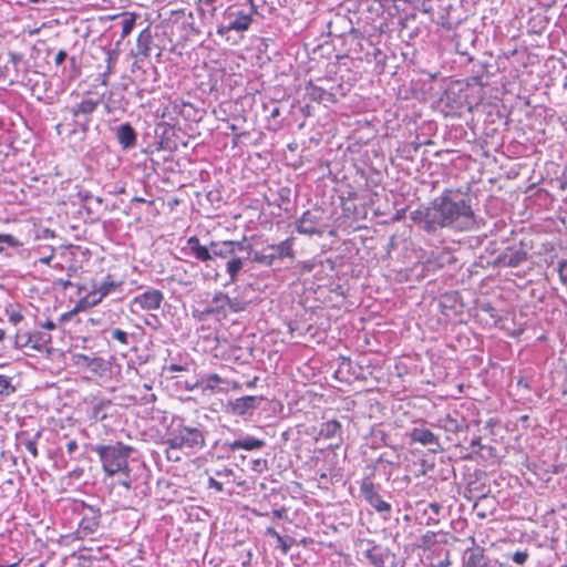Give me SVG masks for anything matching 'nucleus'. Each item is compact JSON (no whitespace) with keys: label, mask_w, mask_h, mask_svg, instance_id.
Segmentation results:
<instances>
[{"label":"nucleus","mask_w":567,"mask_h":567,"mask_svg":"<svg viewBox=\"0 0 567 567\" xmlns=\"http://www.w3.org/2000/svg\"><path fill=\"white\" fill-rule=\"evenodd\" d=\"M293 244L295 238L289 237L278 244L267 245L261 250H254L250 245L246 244V239L240 241L209 240L207 245H203L197 236H192L187 239L184 251L204 262L207 268L212 267L217 258L226 260L225 269L228 280L223 286L228 287L237 282L246 262L250 259L264 267H272L285 258L295 259Z\"/></svg>","instance_id":"f257e3e1"},{"label":"nucleus","mask_w":567,"mask_h":567,"mask_svg":"<svg viewBox=\"0 0 567 567\" xmlns=\"http://www.w3.org/2000/svg\"><path fill=\"white\" fill-rule=\"evenodd\" d=\"M410 219L426 234H435L444 228L468 231L478 227L470 196L453 188H445L427 205L412 210Z\"/></svg>","instance_id":"f03ea898"},{"label":"nucleus","mask_w":567,"mask_h":567,"mask_svg":"<svg viewBox=\"0 0 567 567\" xmlns=\"http://www.w3.org/2000/svg\"><path fill=\"white\" fill-rule=\"evenodd\" d=\"M199 14L206 24L215 28L217 35L229 41L231 34L243 35L256 16H259L254 0L226 3L225 0H198Z\"/></svg>","instance_id":"7ed1b4c3"},{"label":"nucleus","mask_w":567,"mask_h":567,"mask_svg":"<svg viewBox=\"0 0 567 567\" xmlns=\"http://www.w3.org/2000/svg\"><path fill=\"white\" fill-rule=\"evenodd\" d=\"M208 431L198 422L186 423L185 419H173L166 432L164 444L168 447L166 456L169 461H179V456L171 455L173 451H184L186 454H195L206 446Z\"/></svg>","instance_id":"20e7f679"},{"label":"nucleus","mask_w":567,"mask_h":567,"mask_svg":"<svg viewBox=\"0 0 567 567\" xmlns=\"http://www.w3.org/2000/svg\"><path fill=\"white\" fill-rule=\"evenodd\" d=\"M103 102V95L96 92L86 91L79 96L71 105L65 106L63 121L70 127L69 134H80L84 140L90 131L94 114Z\"/></svg>","instance_id":"39448f33"},{"label":"nucleus","mask_w":567,"mask_h":567,"mask_svg":"<svg viewBox=\"0 0 567 567\" xmlns=\"http://www.w3.org/2000/svg\"><path fill=\"white\" fill-rule=\"evenodd\" d=\"M69 509L78 520V527L74 530L76 539H95V536L102 529V511L97 505H91L81 499H72Z\"/></svg>","instance_id":"423d86ee"},{"label":"nucleus","mask_w":567,"mask_h":567,"mask_svg":"<svg viewBox=\"0 0 567 567\" xmlns=\"http://www.w3.org/2000/svg\"><path fill=\"white\" fill-rule=\"evenodd\" d=\"M91 450L97 454L106 476H114L117 473L127 470L128 457L134 449L122 442L113 444L92 445Z\"/></svg>","instance_id":"0eeeda50"},{"label":"nucleus","mask_w":567,"mask_h":567,"mask_svg":"<svg viewBox=\"0 0 567 567\" xmlns=\"http://www.w3.org/2000/svg\"><path fill=\"white\" fill-rule=\"evenodd\" d=\"M528 250L523 241L513 246L506 247L502 252L493 259H486L485 256H478L477 265L493 266L495 268H516L523 265L528 259Z\"/></svg>","instance_id":"6e6552de"},{"label":"nucleus","mask_w":567,"mask_h":567,"mask_svg":"<svg viewBox=\"0 0 567 567\" xmlns=\"http://www.w3.org/2000/svg\"><path fill=\"white\" fill-rule=\"evenodd\" d=\"M360 496L371 506L384 520H388L392 513V506L380 494V485H375L372 475L365 476L361 480Z\"/></svg>","instance_id":"1a4fd4ad"},{"label":"nucleus","mask_w":567,"mask_h":567,"mask_svg":"<svg viewBox=\"0 0 567 567\" xmlns=\"http://www.w3.org/2000/svg\"><path fill=\"white\" fill-rule=\"evenodd\" d=\"M118 484L128 492H133L136 497H144L148 494L150 487L146 483L145 467L136 465V467L127 465V470L118 473Z\"/></svg>","instance_id":"9d476101"},{"label":"nucleus","mask_w":567,"mask_h":567,"mask_svg":"<svg viewBox=\"0 0 567 567\" xmlns=\"http://www.w3.org/2000/svg\"><path fill=\"white\" fill-rule=\"evenodd\" d=\"M265 401L262 395H244L236 399H229L225 405V412L244 419L251 417L256 410Z\"/></svg>","instance_id":"9b49d317"},{"label":"nucleus","mask_w":567,"mask_h":567,"mask_svg":"<svg viewBox=\"0 0 567 567\" xmlns=\"http://www.w3.org/2000/svg\"><path fill=\"white\" fill-rule=\"evenodd\" d=\"M164 301V293L154 288H148L144 292L135 296L128 303L130 311L138 315L141 311H152L161 308Z\"/></svg>","instance_id":"f8f14e48"},{"label":"nucleus","mask_w":567,"mask_h":567,"mask_svg":"<svg viewBox=\"0 0 567 567\" xmlns=\"http://www.w3.org/2000/svg\"><path fill=\"white\" fill-rule=\"evenodd\" d=\"M362 555L373 567H385V563L396 560L389 547L375 544L373 540H362Z\"/></svg>","instance_id":"ddd939ff"},{"label":"nucleus","mask_w":567,"mask_h":567,"mask_svg":"<svg viewBox=\"0 0 567 567\" xmlns=\"http://www.w3.org/2000/svg\"><path fill=\"white\" fill-rule=\"evenodd\" d=\"M296 231L300 235H319L324 233L322 228V212L320 209H308L296 220Z\"/></svg>","instance_id":"4468645a"},{"label":"nucleus","mask_w":567,"mask_h":567,"mask_svg":"<svg viewBox=\"0 0 567 567\" xmlns=\"http://www.w3.org/2000/svg\"><path fill=\"white\" fill-rule=\"evenodd\" d=\"M93 287L94 289L91 293L79 300L74 310H82L87 306L97 305L102 298L114 291L118 287V284L112 280V277L107 275L102 281L95 282Z\"/></svg>","instance_id":"2eb2a0df"},{"label":"nucleus","mask_w":567,"mask_h":567,"mask_svg":"<svg viewBox=\"0 0 567 567\" xmlns=\"http://www.w3.org/2000/svg\"><path fill=\"white\" fill-rule=\"evenodd\" d=\"M411 443H419L431 453H441L444 451L440 442V435L434 433L431 429L421 425L415 426L409 432Z\"/></svg>","instance_id":"dca6fc26"},{"label":"nucleus","mask_w":567,"mask_h":567,"mask_svg":"<svg viewBox=\"0 0 567 567\" xmlns=\"http://www.w3.org/2000/svg\"><path fill=\"white\" fill-rule=\"evenodd\" d=\"M226 301H228V295L223 291H216L210 301L202 309L197 310L198 319L204 320L209 317L221 321L227 318Z\"/></svg>","instance_id":"f3484780"},{"label":"nucleus","mask_w":567,"mask_h":567,"mask_svg":"<svg viewBox=\"0 0 567 567\" xmlns=\"http://www.w3.org/2000/svg\"><path fill=\"white\" fill-rule=\"evenodd\" d=\"M117 144L123 151H130L137 145V132L130 122H123L110 127Z\"/></svg>","instance_id":"a211bd4d"},{"label":"nucleus","mask_w":567,"mask_h":567,"mask_svg":"<svg viewBox=\"0 0 567 567\" xmlns=\"http://www.w3.org/2000/svg\"><path fill=\"white\" fill-rule=\"evenodd\" d=\"M436 2V8L433 6V12L427 14L437 25H441L446 30H451L457 23V21L452 17V11L455 9L451 0H437Z\"/></svg>","instance_id":"6ab92c4d"},{"label":"nucleus","mask_w":567,"mask_h":567,"mask_svg":"<svg viewBox=\"0 0 567 567\" xmlns=\"http://www.w3.org/2000/svg\"><path fill=\"white\" fill-rule=\"evenodd\" d=\"M154 134L158 150L172 152L177 148L175 127L173 125L164 121L158 122L155 124Z\"/></svg>","instance_id":"aec40b11"},{"label":"nucleus","mask_w":567,"mask_h":567,"mask_svg":"<svg viewBox=\"0 0 567 567\" xmlns=\"http://www.w3.org/2000/svg\"><path fill=\"white\" fill-rule=\"evenodd\" d=\"M400 465V456L393 453L384 452L373 462V472L370 475H374L375 472L381 474L386 481H390L394 470Z\"/></svg>","instance_id":"412c9836"},{"label":"nucleus","mask_w":567,"mask_h":567,"mask_svg":"<svg viewBox=\"0 0 567 567\" xmlns=\"http://www.w3.org/2000/svg\"><path fill=\"white\" fill-rule=\"evenodd\" d=\"M266 446V441L262 439L255 437L252 435H240L234 441H225L221 444V449L225 452H236L238 450L246 451H258Z\"/></svg>","instance_id":"4be33fe9"},{"label":"nucleus","mask_w":567,"mask_h":567,"mask_svg":"<svg viewBox=\"0 0 567 567\" xmlns=\"http://www.w3.org/2000/svg\"><path fill=\"white\" fill-rule=\"evenodd\" d=\"M462 567H494L485 555V549L480 546L467 548L463 556Z\"/></svg>","instance_id":"5701e85b"},{"label":"nucleus","mask_w":567,"mask_h":567,"mask_svg":"<svg viewBox=\"0 0 567 567\" xmlns=\"http://www.w3.org/2000/svg\"><path fill=\"white\" fill-rule=\"evenodd\" d=\"M305 91L306 95L313 102H327L331 104H336L338 102V97L332 91V87L330 90H326L324 87L313 84L312 81H309L306 84Z\"/></svg>","instance_id":"b1692460"},{"label":"nucleus","mask_w":567,"mask_h":567,"mask_svg":"<svg viewBox=\"0 0 567 567\" xmlns=\"http://www.w3.org/2000/svg\"><path fill=\"white\" fill-rule=\"evenodd\" d=\"M368 445L372 450H378L382 446L391 447L396 452L392 444L391 436L381 425H373L370 430L369 436L367 437Z\"/></svg>","instance_id":"393cba45"},{"label":"nucleus","mask_w":567,"mask_h":567,"mask_svg":"<svg viewBox=\"0 0 567 567\" xmlns=\"http://www.w3.org/2000/svg\"><path fill=\"white\" fill-rule=\"evenodd\" d=\"M103 104L107 113L115 111L124 112L128 105V101L124 94V87L110 90Z\"/></svg>","instance_id":"a878e982"},{"label":"nucleus","mask_w":567,"mask_h":567,"mask_svg":"<svg viewBox=\"0 0 567 567\" xmlns=\"http://www.w3.org/2000/svg\"><path fill=\"white\" fill-rule=\"evenodd\" d=\"M437 426L449 434H457L465 426V419L454 411L440 419Z\"/></svg>","instance_id":"bb28decb"},{"label":"nucleus","mask_w":567,"mask_h":567,"mask_svg":"<svg viewBox=\"0 0 567 567\" xmlns=\"http://www.w3.org/2000/svg\"><path fill=\"white\" fill-rule=\"evenodd\" d=\"M89 372H91L93 378H102V379L111 378L112 363H111V361H109L102 357L94 355L93 361H91Z\"/></svg>","instance_id":"cd10ccee"},{"label":"nucleus","mask_w":567,"mask_h":567,"mask_svg":"<svg viewBox=\"0 0 567 567\" xmlns=\"http://www.w3.org/2000/svg\"><path fill=\"white\" fill-rule=\"evenodd\" d=\"M22 241L19 240L13 235L0 234V255L7 258H11L13 257V252L11 250L19 252V250L22 249Z\"/></svg>","instance_id":"c85d7f7f"},{"label":"nucleus","mask_w":567,"mask_h":567,"mask_svg":"<svg viewBox=\"0 0 567 567\" xmlns=\"http://www.w3.org/2000/svg\"><path fill=\"white\" fill-rule=\"evenodd\" d=\"M342 425L338 420H329L320 425L319 436L326 440H341L342 439Z\"/></svg>","instance_id":"c756f323"},{"label":"nucleus","mask_w":567,"mask_h":567,"mask_svg":"<svg viewBox=\"0 0 567 567\" xmlns=\"http://www.w3.org/2000/svg\"><path fill=\"white\" fill-rule=\"evenodd\" d=\"M153 48V35L150 27L143 29L136 41V55L150 56Z\"/></svg>","instance_id":"7c9ffc66"},{"label":"nucleus","mask_w":567,"mask_h":567,"mask_svg":"<svg viewBox=\"0 0 567 567\" xmlns=\"http://www.w3.org/2000/svg\"><path fill=\"white\" fill-rule=\"evenodd\" d=\"M265 535L276 540V547L279 548L284 555H287L292 545L296 543L293 537L282 536L271 526L266 528Z\"/></svg>","instance_id":"2f4dec72"},{"label":"nucleus","mask_w":567,"mask_h":567,"mask_svg":"<svg viewBox=\"0 0 567 567\" xmlns=\"http://www.w3.org/2000/svg\"><path fill=\"white\" fill-rule=\"evenodd\" d=\"M109 334V341L117 342L123 349H128L132 346L133 336L120 328L110 329Z\"/></svg>","instance_id":"473e14b6"},{"label":"nucleus","mask_w":567,"mask_h":567,"mask_svg":"<svg viewBox=\"0 0 567 567\" xmlns=\"http://www.w3.org/2000/svg\"><path fill=\"white\" fill-rule=\"evenodd\" d=\"M111 408V401H100L92 405L90 410V419L94 421H104L107 419V410Z\"/></svg>","instance_id":"72a5a7b5"},{"label":"nucleus","mask_w":567,"mask_h":567,"mask_svg":"<svg viewBox=\"0 0 567 567\" xmlns=\"http://www.w3.org/2000/svg\"><path fill=\"white\" fill-rule=\"evenodd\" d=\"M320 264L321 258L315 257L312 259L298 261L296 265V269L299 276H305L320 268Z\"/></svg>","instance_id":"f704fd0d"},{"label":"nucleus","mask_w":567,"mask_h":567,"mask_svg":"<svg viewBox=\"0 0 567 567\" xmlns=\"http://www.w3.org/2000/svg\"><path fill=\"white\" fill-rule=\"evenodd\" d=\"M69 66L64 65L62 66L61 74L63 78H66L68 80H75L81 74V70L78 66V61L75 56H69Z\"/></svg>","instance_id":"c9c22d12"},{"label":"nucleus","mask_w":567,"mask_h":567,"mask_svg":"<svg viewBox=\"0 0 567 567\" xmlns=\"http://www.w3.org/2000/svg\"><path fill=\"white\" fill-rule=\"evenodd\" d=\"M31 348L38 351H41L43 348H45L51 342V336L47 332H34L31 333Z\"/></svg>","instance_id":"e433bc0d"},{"label":"nucleus","mask_w":567,"mask_h":567,"mask_svg":"<svg viewBox=\"0 0 567 567\" xmlns=\"http://www.w3.org/2000/svg\"><path fill=\"white\" fill-rule=\"evenodd\" d=\"M199 382L202 389L214 391L218 384L225 383V380H223L217 373H210L199 380Z\"/></svg>","instance_id":"4c0bfd02"},{"label":"nucleus","mask_w":567,"mask_h":567,"mask_svg":"<svg viewBox=\"0 0 567 567\" xmlns=\"http://www.w3.org/2000/svg\"><path fill=\"white\" fill-rule=\"evenodd\" d=\"M37 252L40 255L39 261L41 264L50 265L54 257L55 249L52 246L44 245V246H39L37 249Z\"/></svg>","instance_id":"58836bf2"},{"label":"nucleus","mask_w":567,"mask_h":567,"mask_svg":"<svg viewBox=\"0 0 567 567\" xmlns=\"http://www.w3.org/2000/svg\"><path fill=\"white\" fill-rule=\"evenodd\" d=\"M65 447L70 460L80 461L82 458H85V454L83 452H80L79 444L75 440H69L66 442Z\"/></svg>","instance_id":"ea45409f"},{"label":"nucleus","mask_w":567,"mask_h":567,"mask_svg":"<svg viewBox=\"0 0 567 567\" xmlns=\"http://www.w3.org/2000/svg\"><path fill=\"white\" fill-rule=\"evenodd\" d=\"M458 299L457 292H451V293H444L441 296L440 299V307L443 309V313L446 315L445 310L449 309H455V305Z\"/></svg>","instance_id":"a19ab883"},{"label":"nucleus","mask_w":567,"mask_h":567,"mask_svg":"<svg viewBox=\"0 0 567 567\" xmlns=\"http://www.w3.org/2000/svg\"><path fill=\"white\" fill-rule=\"evenodd\" d=\"M226 308L229 309L234 313H238V312L246 310L247 302L245 300H243L241 298H238V297L230 298L228 296V301H226Z\"/></svg>","instance_id":"79ce46f5"},{"label":"nucleus","mask_w":567,"mask_h":567,"mask_svg":"<svg viewBox=\"0 0 567 567\" xmlns=\"http://www.w3.org/2000/svg\"><path fill=\"white\" fill-rule=\"evenodd\" d=\"M9 63L12 64L14 76L18 78L21 66L27 64L23 59V54L17 52H9Z\"/></svg>","instance_id":"37998d69"},{"label":"nucleus","mask_w":567,"mask_h":567,"mask_svg":"<svg viewBox=\"0 0 567 567\" xmlns=\"http://www.w3.org/2000/svg\"><path fill=\"white\" fill-rule=\"evenodd\" d=\"M249 468L257 474H262L268 471V461L261 457L251 460L249 462Z\"/></svg>","instance_id":"c03bdc74"},{"label":"nucleus","mask_w":567,"mask_h":567,"mask_svg":"<svg viewBox=\"0 0 567 567\" xmlns=\"http://www.w3.org/2000/svg\"><path fill=\"white\" fill-rule=\"evenodd\" d=\"M16 392V388L11 384V378L0 375V395H10Z\"/></svg>","instance_id":"a18cd8bd"},{"label":"nucleus","mask_w":567,"mask_h":567,"mask_svg":"<svg viewBox=\"0 0 567 567\" xmlns=\"http://www.w3.org/2000/svg\"><path fill=\"white\" fill-rule=\"evenodd\" d=\"M41 433L37 432L32 439L22 440L24 447L32 454L33 457L38 456L37 441L40 439Z\"/></svg>","instance_id":"49530a36"},{"label":"nucleus","mask_w":567,"mask_h":567,"mask_svg":"<svg viewBox=\"0 0 567 567\" xmlns=\"http://www.w3.org/2000/svg\"><path fill=\"white\" fill-rule=\"evenodd\" d=\"M94 355H87L83 353H78L74 355L75 364L84 370L89 371L91 365V361H93Z\"/></svg>","instance_id":"de8ad7c7"},{"label":"nucleus","mask_w":567,"mask_h":567,"mask_svg":"<svg viewBox=\"0 0 567 567\" xmlns=\"http://www.w3.org/2000/svg\"><path fill=\"white\" fill-rule=\"evenodd\" d=\"M32 339L29 332H18L16 336V346L19 348L31 346Z\"/></svg>","instance_id":"09e8293b"},{"label":"nucleus","mask_w":567,"mask_h":567,"mask_svg":"<svg viewBox=\"0 0 567 567\" xmlns=\"http://www.w3.org/2000/svg\"><path fill=\"white\" fill-rule=\"evenodd\" d=\"M436 543V535L433 532H427L421 538V546L423 548H431Z\"/></svg>","instance_id":"8fccbe9b"},{"label":"nucleus","mask_w":567,"mask_h":567,"mask_svg":"<svg viewBox=\"0 0 567 567\" xmlns=\"http://www.w3.org/2000/svg\"><path fill=\"white\" fill-rule=\"evenodd\" d=\"M529 557V554L527 550H516L513 555H512V560L517 564V565H523L526 563V560L528 559Z\"/></svg>","instance_id":"3c124183"},{"label":"nucleus","mask_w":567,"mask_h":567,"mask_svg":"<svg viewBox=\"0 0 567 567\" xmlns=\"http://www.w3.org/2000/svg\"><path fill=\"white\" fill-rule=\"evenodd\" d=\"M69 54L65 50H59L54 55V63L58 68L64 66L63 64L68 61Z\"/></svg>","instance_id":"603ef678"},{"label":"nucleus","mask_w":567,"mask_h":567,"mask_svg":"<svg viewBox=\"0 0 567 567\" xmlns=\"http://www.w3.org/2000/svg\"><path fill=\"white\" fill-rule=\"evenodd\" d=\"M467 84L468 85L484 86V85L487 84V81H484L483 74H475V73H473L471 76H468Z\"/></svg>","instance_id":"864d4df0"},{"label":"nucleus","mask_w":567,"mask_h":567,"mask_svg":"<svg viewBox=\"0 0 567 567\" xmlns=\"http://www.w3.org/2000/svg\"><path fill=\"white\" fill-rule=\"evenodd\" d=\"M134 24H135L134 18L124 19L123 25H122V37H126L127 34H130L134 28Z\"/></svg>","instance_id":"5fc2aeb1"},{"label":"nucleus","mask_w":567,"mask_h":567,"mask_svg":"<svg viewBox=\"0 0 567 567\" xmlns=\"http://www.w3.org/2000/svg\"><path fill=\"white\" fill-rule=\"evenodd\" d=\"M278 195L282 204H290L291 189L289 187H281Z\"/></svg>","instance_id":"6e6d98bb"},{"label":"nucleus","mask_w":567,"mask_h":567,"mask_svg":"<svg viewBox=\"0 0 567 567\" xmlns=\"http://www.w3.org/2000/svg\"><path fill=\"white\" fill-rule=\"evenodd\" d=\"M182 383H183L184 389H186L188 391H193L196 388H200V382L198 379H195L193 381H188V380L177 381V384H182Z\"/></svg>","instance_id":"4d7b16f0"},{"label":"nucleus","mask_w":567,"mask_h":567,"mask_svg":"<svg viewBox=\"0 0 567 567\" xmlns=\"http://www.w3.org/2000/svg\"><path fill=\"white\" fill-rule=\"evenodd\" d=\"M7 315H8V317H9V321H10L12 324H14V326L19 324V323L23 320V316H22V313H21V312H19V311H11V312H9V311L7 310Z\"/></svg>","instance_id":"13d9d810"},{"label":"nucleus","mask_w":567,"mask_h":567,"mask_svg":"<svg viewBox=\"0 0 567 567\" xmlns=\"http://www.w3.org/2000/svg\"><path fill=\"white\" fill-rule=\"evenodd\" d=\"M271 518L288 519V511L286 507L274 509L271 512Z\"/></svg>","instance_id":"bf43d9fd"},{"label":"nucleus","mask_w":567,"mask_h":567,"mask_svg":"<svg viewBox=\"0 0 567 567\" xmlns=\"http://www.w3.org/2000/svg\"><path fill=\"white\" fill-rule=\"evenodd\" d=\"M79 195L83 202V207L90 212L91 207L89 205L93 199V195L90 192H81Z\"/></svg>","instance_id":"052dcab7"},{"label":"nucleus","mask_w":567,"mask_h":567,"mask_svg":"<svg viewBox=\"0 0 567 567\" xmlns=\"http://www.w3.org/2000/svg\"><path fill=\"white\" fill-rule=\"evenodd\" d=\"M351 365H352L351 360H350L349 358H344V357H342V358H341V362H340V364H339V369H338L337 373H342L344 369H346L348 372H350V370H351Z\"/></svg>","instance_id":"680f3d73"},{"label":"nucleus","mask_w":567,"mask_h":567,"mask_svg":"<svg viewBox=\"0 0 567 567\" xmlns=\"http://www.w3.org/2000/svg\"><path fill=\"white\" fill-rule=\"evenodd\" d=\"M320 268L322 270L328 268L330 271H334V269H336V261L333 259H331V258L321 259Z\"/></svg>","instance_id":"e2e57ef3"},{"label":"nucleus","mask_w":567,"mask_h":567,"mask_svg":"<svg viewBox=\"0 0 567 567\" xmlns=\"http://www.w3.org/2000/svg\"><path fill=\"white\" fill-rule=\"evenodd\" d=\"M488 66H489L488 63L478 62L477 64H474L473 73L484 75L485 73H488V70H487Z\"/></svg>","instance_id":"0e129e2a"},{"label":"nucleus","mask_w":567,"mask_h":567,"mask_svg":"<svg viewBox=\"0 0 567 567\" xmlns=\"http://www.w3.org/2000/svg\"><path fill=\"white\" fill-rule=\"evenodd\" d=\"M214 474H215V476H218V477L229 478L230 476H234V471L231 468L224 467L221 470H215Z\"/></svg>","instance_id":"69168bd1"},{"label":"nucleus","mask_w":567,"mask_h":567,"mask_svg":"<svg viewBox=\"0 0 567 567\" xmlns=\"http://www.w3.org/2000/svg\"><path fill=\"white\" fill-rule=\"evenodd\" d=\"M208 487L209 488H214L217 492H223L224 491L223 483L217 481V480H215L214 477H209L208 478Z\"/></svg>","instance_id":"338daca9"},{"label":"nucleus","mask_w":567,"mask_h":567,"mask_svg":"<svg viewBox=\"0 0 567 567\" xmlns=\"http://www.w3.org/2000/svg\"><path fill=\"white\" fill-rule=\"evenodd\" d=\"M145 323L152 327L153 329H157V327L159 326L158 317L155 315H151L150 318L145 319Z\"/></svg>","instance_id":"774afa93"}]
</instances>
